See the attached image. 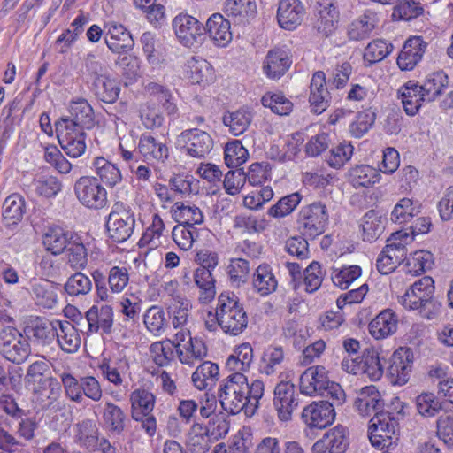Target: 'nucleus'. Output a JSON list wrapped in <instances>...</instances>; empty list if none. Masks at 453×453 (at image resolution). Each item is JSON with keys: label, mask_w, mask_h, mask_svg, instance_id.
Wrapping results in <instances>:
<instances>
[{"label": "nucleus", "mask_w": 453, "mask_h": 453, "mask_svg": "<svg viewBox=\"0 0 453 453\" xmlns=\"http://www.w3.org/2000/svg\"><path fill=\"white\" fill-rule=\"evenodd\" d=\"M69 113V117L58 120L55 127L61 148L69 157L76 158L86 150L84 129L94 127V111L87 100L80 98L71 103Z\"/></svg>", "instance_id": "obj_1"}, {"label": "nucleus", "mask_w": 453, "mask_h": 453, "mask_svg": "<svg viewBox=\"0 0 453 453\" xmlns=\"http://www.w3.org/2000/svg\"><path fill=\"white\" fill-rule=\"evenodd\" d=\"M265 392L264 382L254 380L250 384L241 372L232 373L224 379L219 388V398L222 408L232 415L255 413Z\"/></svg>", "instance_id": "obj_2"}, {"label": "nucleus", "mask_w": 453, "mask_h": 453, "mask_svg": "<svg viewBox=\"0 0 453 453\" xmlns=\"http://www.w3.org/2000/svg\"><path fill=\"white\" fill-rule=\"evenodd\" d=\"M220 329L226 334L236 336L248 326V315L238 296L233 292L219 296Z\"/></svg>", "instance_id": "obj_3"}, {"label": "nucleus", "mask_w": 453, "mask_h": 453, "mask_svg": "<svg viewBox=\"0 0 453 453\" xmlns=\"http://www.w3.org/2000/svg\"><path fill=\"white\" fill-rule=\"evenodd\" d=\"M328 219L326 204L317 201L300 209L296 218V227L303 236L314 239L325 232Z\"/></svg>", "instance_id": "obj_4"}, {"label": "nucleus", "mask_w": 453, "mask_h": 453, "mask_svg": "<svg viewBox=\"0 0 453 453\" xmlns=\"http://www.w3.org/2000/svg\"><path fill=\"white\" fill-rule=\"evenodd\" d=\"M411 237L407 233L397 231L387 240V245L379 254L376 261L378 271L381 274L392 273L398 265L406 259L408 242Z\"/></svg>", "instance_id": "obj_5"}, {"label": "nucleus", "mask_w": 453, "mask_h": 453, "mask_svg": "<svg viewBox=\"0 0 453 453\" xmlns=\"http://www.w3.org/2000/svg\"><path fill=\"white\" fill-rule=\"evenodd\" d=\"M134 225V214L130 207L121 202L115 203L106 221L109 238L119 243L126 242L132 235Z\"/></svg>", "instance_id": "obj_6"}, {"label": "nucleus", "mask_w": 453, "mask_h": 453, "mask_svg": "<svg viewBox=\"0 0 453 453\" xmlns=\"http://www.w3.org/2000/svg\"><path fill=\"white\" fill-rule=\"evenodd\" d=\"M0 353L8 361L21 364L30 353L28 340L16 327L3 326L0 329Z\"/></svg>", "instance_id": "obj_7"}, {"label": "nucleus", "mask_w": 453, "mask_h": 453, "mask_svg": "<svg viewBox=\"0 0 453 453\" xmlns=\"http://www.w3.org/2000/svg\"><path fill=\"white\" fill-rule=\"evenodd\" d=\"M73 190L78 201L88 209L99 210L107 204V191L95 177H80L74 183Z\"/></svg>", "instance_id": "obj_8"}, {"label": "nucleus", "mask_w": 453, "mask_h": 453, "mask_svg": "<svg viewBox=\"0 0 453 453\" xmlns=\"http://www.w3.org/2000/svg\"><path fill=\"white\" fill-rule=\"evenodd\" d=\"M398 427V420L392 413L383 411L374 415L370 419L368 426L369 439L372 445L381 449L390 446Z\"/></svg>", "instance_id": "obj_9"}, {"label": "nucleus", "mask_w": 453, "mask_h": 453, "mask_svg": "<svg viewBox=\"0 0 453 453\" xmlns=\"http://www.w3.org/2000/svg\"><path fill=\"white\" fill-rule=\"evenodd\" d=\"M93 278L96 288L97 297L102 301H110L112 299L111 294L122 292L129 281V274L127 267L113 266L109 270L106 287L105 277L102 273L96 271Z\"/></svg>", "instance_id": "obj_10"}, {"label": "nucleus", "mask_w": 453, "mask_h": 453, "mask_svg": "<svg viewBox=\"0 0 453 453\" xmlns=\"http://www.w3.org/2000/svg\"><path fill=\"white\" fill-rule=\"evenodd\" d=\"M173 28L180 42L188 48L201 44L205 27L193 16L180 13L173 19Z\"/></svg>", "instance_id": "obj_11"}, {"label": "nucleus", "mask_w": 453, "mask_h": 453, "mask_svg": "<svg viewBox=\"0 0 453 453\" xmlns=\"http://www.w3.org/2000/svg\"><path fill=\"white\" fill-rule=\"evenodd\" d=\"M273 405L279 420L288 422L292 419L293 412L298 406L295 386L289 381H280L273 391Z\"/></svg>", "instance_id": "obj_12"}, {"label": "nucleus", "mask_w": 453, "mask_h": 453, "mask_svg": "<svg viewBox=\"0 0 453 453\" xmlns=\"http://www.w3.org/2000/svg\"><path fill=\"white\" fill-rule=\"evenodd\" d=\"M177 142L183 145L188 155L202 158L208 155L213 148V139L205 131L198 128L184 130L178 136Z\"/></svg>", "instance_id": "obj_13"}, {"label": "nucleus", "mask_w": 453, "mask_h": 453, "mask_svg": "<svg viewBox=\"0 0 453 453\" xmlns=\"http://www.w3.org/2000/svg\"><path fill=\"white\" fill-rule=\"evenodd\" d=\"M349 445L348 428L338 425L327 430L311 446V453H345Z\"/></svg>", "instance_id": "obj_14"}, {"label": "nucleus", "mask_w": 453, "mask_h": 453, "mask_svg": "<svg viewBox=\"0 0 453 453\" xmlns=\"http://www.w3.org/2000/svg\"><path fill=\"white\" fill-rule=\"evenodd\" d=\"M301 418L309 428L324 429L335 418L334 407L328 401L312 402L303 409Z\"/></svg>", "instance_id": "obj_15"}, {"label": "nucleus", "mask_w": 453, "mask_h": 453, "mask_svg": "<svg viewBox=\"0 0 453 453\" xmlns=\"http://www.w3.org/2000/svg\"><path fill=\"white\" fill-rule=\"evenodd\" d=\"M328 372L322 365L307 368L300 376V391L306 395H324L329 385Z\"/></svg>", "instance_id": "obj_16"}, {"label": "nucleus", "mask_w": 453, "mask_h": 453, "mask_svg": "<svg viewBox=\"0 0 453 453\" xmlns=\"http://www.w3.org/2000/svg\"><path fill=\"white\" fill-rule=\"evenodd\" d=\"M434 280L424 276L415 281L401 298L402 305L408 310H418L421 304L429 300L434 292Z\"/></svg>", "instance_id": "obj_17"}, {"label": "nucleus", "mask_w": 453, "mask_h": 453, "mask_svg": "<svg viewBox=\"0 0 453 453\" xmlns=\"http://www.w3.org/2000/svg\"><path fill=\"white\" fill-rule=\"evenodd\" d=\"M106 29L105 43L108 49L116 54H122L134 48V42L129 31L121 24L108 22Z\"/></svg>", "instance_id": "obj_18"}, {"label": "nucleus", "mask_w": 453, "mask_h": 453, "mask_svg": "<svg viewBox=\"0 0 453 453\" xmlns=\"http://www.w3.org/2000/svg\"><path fill=\"white\" fill-rule=\"evenodd\" d=\"M354 407L359 415L367 418L383 412L384 401L375 386H368L358 392Z\"/></svg>", "instance_id": "obj_19"}, {"label": "nucleus", "mask_w": 453, "mask_h": 453, "mask_svg": "<svg viewBox=\"0 0 453 453\" xmlns=\"http://www.w3.org/2000/svg\"><path fill=\"white\" fill-rule=\"evenodd\" d=\"M427 43L421 36L409 38L403 44L397 58V65L401 70H412L422 59Z\"/></svg>", "instance_id": "obj_20"}, {"label": "nucleus", "mask_w": 453, "mask_h": 453, "mask_svg": "<svg viewBox=\"0 0 453 453\" xmlns=\"http://www.w3.org/2000/svg\"><path fill=\"white\" fill-rule=\"evenodd\" d=\"M305 10L299 0H280L277 10L279 25L287 30H293L303 21Z\"/></svg>", "instance_id": "obj_21"}, {"label": "nucleus", "mask_w": 453, "mask_h": 453, "mask_svg": "<svg viewBox=\"0 0 453 453\" xmlns=\"http://www.w3.org/2000/svg\"><path fill=\"white\" fill-rule=\"evenodd\" d=\"M309 102L311 111L320 114L329 106L330 93L326 87V75L323 72H316L311 81Z\"/></svg>", "instance_id": "obj_22"}, {"label": "nucleus", "mask_w": 453, "mask_h": 453, "mask_svg": "<svg viewBox=\"0 0 453 453\" xmlns=\"http://www.w3.org/2000/svg\"><path fill=\"white\" fill-rule=\"evenodd\" d=\"M88 333L96 334L100 330L103 334H110L113 325V310L109 305L100 308L94 305L86 312Z\"/></svg>", "instance_id": "obj_23"}, {"label": "nucleus", "mask_w": 453, "mask_h": 453, "mask_svg": "<svg viewBox=\"0 0 453 453\" xmlns=\"http://www.w3.org/2000/svg\"><path fill=\"white\" fill-rule=\"evenodd\" d=\"M74 441L81 447L89 451H96L98 441L101 439L100 431L96 422L90 418H85L74 426Z\"/></svg>", "instance_id": "obj_24"}, {"label": "nucleus", "mask_w": 453, "mask_h": 453, "mask_svg": "<svg viewBox=\"0 0 453 453\" xmlns=\"http://www.w3.org/2000/svg\"><path fill=\"white\" fill-rule=\"evenodd\" d=\"M397 326V315L392 310L386 309L369 323V332L374 339L381 340L394 334Z\"/></svg>", "instance_id": "obj_25"}, {"label": "nucleus", "mask_w": 453, "mask_h": 453, "mask_svg": "<svg viewBox=\"0 0 453 453\" xmlns=\"http://www.w3.org/2000/svg\"><path fill=\"white\" fill-rule=\"evenodd\" d=\"M74 240L73 234L58 226H50L42 234V245L54 256L62 254Z\"/></svg>", "instance_id": "obj_26"}, {"label": "nucleus", "mask_w": 453, "mask_h": 453, "mask_svg": "<svg viewBox=\"0 0 453 453\" xmlns=\"http://www.w3.org/2000/svg\"><path fill=\"white\" fill-rule=\"evenodd\" d=\"M138 150L148 163L164 162L169 157V150L166 144L147 134L141 135Z\"/></svg>", "instance_id": "obj_27"}, {"label": "nucleus", "mask_w": 453, "mask_h": 453, "mask_svg": "<svg viewBox=\"0 0 453 453\" xmlns=\"http://www.w3.org/2000/svg\"><path fill=\"white\" fill-rule=\"evenodd\" d=\"M387 223V217L375 210H370L360 219L362 239L372 242L383 234Z\"/></svg>", "instance_id": "obj_28"}, {"label": "nucleus", "mask_w": 453, "mask_h": 453, "mask_svg": "<svg viewBox=\"0 0 453 453\" xmlns=\"http://www.w3.org/2000/svg\"><path fill=\"white\" fill-rule=\"evenodd\" d=\"M225 12L234 23L244 26L256 17L257 4L255 0H227Z\"/></svg>", "instance_id": "obj_29"}, {"label": "nucleus", "mask_w": 453, "mask_h": 453, "mask_svg": "<svg viewBox=\"0 0 453 453\" xmlns=\"http://www.w3.org/2000/svg\"><path fill=\"white\" fill-rule=\"evenodd\" d=\"M205 32H207L215 45L219 47L226 46L233 38L230 30V21L219 13H214L208 19Z\"/></svg>", "instance_id": "obj_30"}, {"label": "nucleus", "mask_w": 453, "mask_h": 453, "mask_svg": "<svg viewBox=\"0 0 453 453\" xmlns=\"http://www.w3.org/2000/svg\"><path fill=\"white\" fill-rule=\"evenodd\" d=\"M291 63L288 51L276 48L267 53L264 71L269 78L279 79L288 70Z\"/></svg>", "instance_id": "obj_31"}, {"label": "nucleus", "mask_w": 453, "mask_h": 453, "mask_svg": "<svg viewBox=\"0 0 453 453\" xmlns=\"http://www.w3.org/2000/svg\"><path fill=\"white\" fill-rule=\"evenodd\" d=\"M173 219L180 225H202L204 216L201 209L188 202H176L170 210Z\"/></svg>", "instance_id": "obj_32"}, {"label": "nucleus", "mask_w": 453, "mask_h": 453, "mask_svg": "<svg viewBox=\"0 0 453 453\" xmlns=\"http://www.w3.org/2000/svg\"><path fill=\"white\" fill-rule=\"evenodd\" d=\"M56 338L58 346L66 353H75L81 342L78 330L68 320H58Z\"/></svg>", "instance_id": "obj_33"}, {"label": "nucleus", "mask_w": 453, "mask_h": 453, "mask_svg": "<svg viewBox=\"0 0 453 453\" xmlns=\"http://www.w3.org/2000/svg\"><path fill=\"white\" fill-rule=\"evenodd\" d=\"M26 213L25 198L18 193L8 196L2 206V217L6 226L17 225Z\"/></svg>", "instance_id": "obj_34"}, {"label": "nucleus", "mask_w": 453, "mask_h": 453, "mask_svg": "<svg viewBox=\"0 0 453 453\" xmlns=\"http://www.w3.org/2000/svg\"><path fill=\"white\" fill-rule=\"evenodd\" d=\"M399 93L403 109L410 116H414L421 107L422 102H426L419 85L413 81L406 82L400 88Z\"/></svg>", "instance_id": "obj_35"}, {"label": "nucleus", "mask_w": 453, "mask_h": 453, "mask_svg": "<svg viewBox=\"0 0 453 453\" xmlns=\"http://www.w3.org/2000/svg\"><path fill=\"white\" fill-rule=\"evenodd\" d=\"M186 73L194 84L208 83L213 79L211 64L200 57H192L187 61Z\"/></svg>", "instance_id": "obj_36"}, {"label": "nucleus", "mask_w": 453, "mask_h": 453, "mask_svg": "<svg viewBox=\"0 0 453 453\" xmlns=\"http://www.w3.org/2000/svg\"><path fill=\"white\" fill-rule=\"evenodd\" d=\"M377 23V15L372 12H365L349 26V38L354 41H360L368 38L376 27Z\"/></svg>", "instance_id": "obj_37"}, {"label": "nucleus", "mask_w": 453, "mask_h": 453, "mask_svg": "<svg viewBox=\"0 0 453 453\" xmlns=\"http://www.w3.org/2000/svg\"><path fill=\"white\" fill-rule=\"evenodd\" d=\"M252 285L257 293L262 296H268L276 290L278 281L269 265L262 264L256 269Z\"/></svg>", "instance_id": "obj_38"}, {"label": "nucleus", "mask_w": 453, "mask_h": 453, "mask_svg": "<svg viewBox=\"0 0 453 453\" xmlns=\"http://www.w3.org/2000/svg\"><path fill=\"white\" fill-rule=\"evenodd\" d=\"M93 89L96 96L100 101L107 104L114 103L120 92L117 81L108 75L94 78Z\"/></svg>", "instance_id": "obj_39"}, {"label": "nucleus", "mask_w": 453, "mask_h": 453, "mask_svg": "<svg viewBox=\"0 0 453 453\" xmlns=\"http://www.w3.org/2000/svg\"><path fill=\"white\" fill-rule=\"evenodd\" d=\"M285 358L283 348L280 346H268L263 352L259 361V371L267 376L278 372Z\"/></svg>", "instance_id": "obj_40"}, {"label": "nucleus", "mask_w": 453, "mask_h": 453, "mask_svg": "<svg viewBox=\"0 0 453 453\" xmlns=\"http://www.w3.org/2000/svg\"><path fill=\"white\" fill-rule=\"evenodd\" d=\"M92 167L99 180L108 187L112 188L122 180L120 170L103 157L94 158Z\"/></svg>", "instance_id": "obj_41"}, {"label": "nucleus", "mask_w": 453, "mask_h": 453, "mask_svg": "<svg viewBox=\"0 0 453 453\" xmlns=\"http://www.w3.org/2000/svg\"><path fill=\"white\" fill-rule=\"evenodd\" d=\"M131 417H140L153 411L156 403L155 395L147 389L137 388L129 395Z\"/></svg>", "instance_id": "obj_42"}, {"label": "nucleus", "mask_w": 453, "mask_h": 453, "mask_svg": "<svg viewBox=\"0 0 453 453\" xmlns=\"http://www.w3.org/2000/svg\"><path fill=\"white\" fill-rule=\"evenodd\" d=\"M253 361V349L248 342L239 345L226 360V367L234 373H243L250 370Z\"/></svg>", "instance_id": "obj_43"}, {"label": "nucleus", "mask_w": 453, "mask_h": 453, "mask_svg": "<svg viewBox=\"0 0 453 453\" xmlns=\"http://www.w3.org/2000/svg\"><path fill=\"white\" fill-rule=\"evenodd\" d=\"M65 250L66 266H70L74 271H82L87 267L88 249L79 237L74 238Z\"/></svg>", "instance_id": "obj_44"}, {"label": "nucleus", "mask_w": 453, "mask_h": 453, "mask_svg": "<svg viewBox=\"0 0 453 453\" xmlns=\"http://www.w3.org/2000/svg\"><path fill=\"white\" fill-rule=\"evenodd\" d=\"M58 320H36L29 328L30 336L38 344L49 345L56 338Z\"/></svg>", "instance_id": "obj_45"}, {"label": "nucleus", "mask_w": 453, "mask_h": 453, "mask_svg": "<svg viewBox=\"0 0 453 453\" xmlns=\"http://www.w3.org/2000/svg\"><path fill=\"white\" fill-rule=\"evenodd\" d=\"M380 179L378 170L367 165H357L349 170V182L356 188L372 186Z\"/></svg>", "instance_id": "obj_46"}, {"label": "nucleus", "mask_w": 453, "mask_h": 453, "mask_svg": "<svg viewBox=\"0 0 453 453\" xmlns=\"http://www.w3.org/2000/svg\"><path fill=\"white\" fill-rule=\"evenodd\" d=\"M252 113L247 109L227 112L223 117V123L228 127L229 132L238 136L242 134L250 127L252 121Z\"/></svg>", "instance_id": "obj_47"}, {"label": "nucleus", "mask_w": 453, "mask_h": 453, "mask_svg": "<svg viewBox=\"0 0 453 453\" xmlns=\"http://www.w3.org/2000/svg\"><path fill=\"white\" fill-rule=\"evenodd\" d=\"M127 416L124 411L111 402L104 404L103 420L105 426L113 434H120L125 430Z\"/></svg>", "instance_id": "obj_48"}, {"label": "nucleus", "mask_w": 453, "mask_h": 453, "mask_svg": "<svg viewBox=\"0 0 453 453\" xmlns=\"http://www.w3.org/2000/svg\"><path fill=\"white\" fill-rule=\"evenodd\" d=\"M143 323L147 330L157 336L161 335L168 327L166 314L158 305H153L146 310Z\"/></svg>", "instance_id": "obj_49"}, {"label": "nucleus", "mask_w": 453, "mask_h": 453, "mask_svg": "<svg viewBox=\"0 0 453 453\" xmlns=\"http://www.w3.org/2000/svg\"><path fill=\"white\" fill-rule=\"evenodd\" d=\"M176 354L180 363L193 365L196 361H201L207 355V348L202 340L195 337L186 346L179 347Z\"/></svg>", "instance_id": "obj_50"}, {"label": "nucleus", "mask_w": 453, "mask_h": 453, "mask_svg": "<svg viewBox=\"0 0 453 453\" xmlns=\"http://www.w3.org/2000/svg\"><path fill=\"white\" fill-rule=\"evenodd\" d=\"M31 294L36 304L52 309L58 301V295L50 281H35L31 285Z\"/></svg>", "instance_id": "obj_51"}, {"label": "nucleus", "mask_w": 453, "mask_h": 453, "mask_svg": "<svg viewBox=\"0 0 453 453\" xmlns=\"http://www.w3.org/2000/svg\"><path fill=\"white\" fill-rule=\"evenodd\" d=\"M186 444L190 453H207L210 450L211 441L203 424L194 423L191 426Z\"/></svg>", "instance_id": "obj_52"}, {"label": "nucleus", "mask_w": 453, "mask_h": 453, "mask_svg": "<svg viewBox=\"0 0 453 453\" xmlns=\"http://www.w3.org/2000/svg\"><path fill=\"white\" fill-rule=\"evenodd\" d=\"M219 376V366L210 361L201 364L192 373L193 385L199 390L211 386Z\"/></svg>", "instance_id": "obj_53"}, {"label": "nucleus", "mask_w": 453, "mask_h": 453, "mask_svg": "<svg viewBox=\"0 0 453 453\" xmlns=\"http://www.w3.org/2000/svg\"><path fill=\"white\" fill-rule=\"evenodd\" d=\"M411 372V364L409 356H403V350L395 351L392 356L391 364L388 367V372L393 379V382L398 385H403L408 381Z\"/></svg>", "instance_id": "obj_54"}, {"label": "nucleus", "mask_w": 453, "mask_h": 453, "mask_svg": "<svg viewBox=\"0 0 453 453\" xmlns=\"http://www.w3.org/2000/svg\"><path fill=\"white\" fill-rule=\"evenodd\" d=\"M361 372L371 380H379L383 375V365L377 350L366 349L361 357Z\"/></svg>", "instance_id": "obj_55"}, {"label": "nucleus", "mask_w": 453, "mask_h": 453, "mask_svg": "<svg viewBox=\"0 0 453 453\" xmlns=\"http://www.w3.org/2000/svg\"><path fill=\"white\" fill-rule=\"evenodd\" d=\"M195 282L200 288L198 300L202 303L211 302L216 294L214 279L210 269L197 268L195 273Z\"/></svg>", "instance_id": "obj_56"}, {"label": "nucleus", "mask_w": 453, "mask_h": 453, "mask_svg": "<svg viewBox=\"0 0 453 453\" xmlns=\"http://www.w3.org/2000/svg\"><path fill=\"white\" fill-rule=\"evenodd\" d=\"M198 237L199 231L193 226L177 224L172 230L173 242L180 250L185 251L192 249Z\"/></svg>", "instance_id": "obj_57"}, {"label": "nucleus", "mask_w": 453, "mask_h": 453, "mask_svg": "<svg viewBox=\"0 0 453 453\" xmlns=\"http://www.w3.org/2000/svg\"><path fill=\"white\" fill-rule=\"evenodd\" d=\"M447 84L448 76L443 72H438L430 75L419 88L425 101L432 102L441 95Z\"/></svg>", "instance_id": "obj_58"}, {"label": "nucleus", "mask_w": 453, "mask_h": 453, "mask_svg": "<svg viewBox=\"0 0 453 453\" xmlns=\"http://www.w3.org/2000/svg\"><path fill=\"white\" fill-rule=\"evenodd\" d=\"M146 93L155 97L162 104L163 108L168 115H174L177 112V105L173 102V96L168 88L157 82L150 81L145 85Z\"/></svg>", "instance_id": "obj_59"}, {"label": "nucleus", "mask_w": 453, "mask_h": 453, "mask_svg": "<svg viewBox=\"0 0 453 453\" xmlns=\"http://www.w3.org/2000/svg\"><path fill=\"white\" fill-rule=\"evenodd\" d=\"M263 106L270 108L271 111L278 115L286 116L293 111L292 102L287 98L282 93H265L262 98Z\"/></svg>", "instance_id": "obj_60"}, {"label": "nucleus", "mask_w": 453, "mask_h": 453, "mask_svg": "<svg viewBox=\"0 0 453 453\" xmlns=\"http://www.w3.org/2000/svg\"><path fill=\"white\" fill-rule=\"evenodd\" d=\"M64 288L71 296H84L91 291L92 281L81 271H76L75 273L67 279Z\"/></svg>", "instance_id": "obj_61"}, {"label": "nucleus", "mask_w": 453, "mask_h": 453, "mask_svg": "<svg viewBox=\"0 0 453 453\" xmlns=\"http://www.w3.org/2000/svg\"><path fill=\"white\" fill-rule=\"evenodd\" d=\"M224 158L228 167H238L245 163L249 157V152L239 140H233L226 144Z\"/></svg>", "instance_id": "obj_62"}, {"label": "nucleus", "mask_w": 453, "mask_h": 453, "mask_svg": "<svg viewBox=\"0 0 453 453\" xmlns=\"http://www.w3.org/2000/svg\"><path fill=\"white\" fill-rule=\"evenodd\" d=\"M150 351L154 363L161 367L169 365L176 353L170 340L153 342Z\"/></svg>", "instance_id": "obj_63"}, {"label": "nucleus", "mask_w": 453, "mask_h": 453, "mask_svg": "<svg viewBox=\"0 0 453 453\" xmlns=\"http://www.w3.org/2000/svg\"><path fill=\"white\" fill-rule=\"evenodd\" d=\"M302 196L298 192L281 197L267 211V214L273 218H283L289 215L301 203Z\"/></svg>", "instance_id": "obj_64"}]
</instances>
